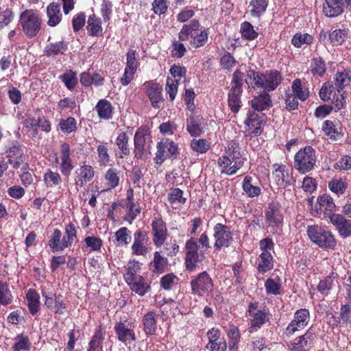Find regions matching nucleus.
<instances>
[{
    "label": "nucleus",
    "mask_w": 351,
    "mask_h": 351,
    "mask_svg": "<svg viewBox=\"0 0 351 351\" xmlns=\"http://www.w3.org/2000/svg\"><path fill=\"white\" fill-rule=\"evenodd\" d=\"M244 160L240 152L239 143L231 141L225 147L224 153L219 157L217 165L221 174L233 176L242 167Z\"/></svg>",
    "instance_id": "f257e3e1"
},
{
    "label": "nucleus",
    "mask_w": 351,
    "mask_h": 351,
    "mask_svg": "<svg viewBox=\"0 0 351 351\" xmlns=\"http://www.w3.org/2000/svg\"><path fill=\"white\" fill-rule=\"evenodd\" d=\"M185 265L189 271H194L197 267L199 256H203L204 251L210 248L209 239L206 233H202L198 241L191 237L185 243Z\"/></svg>",
    "instance_id": "f03ea898"
},
{
    "label": "nucleus",
    "mask_w": 351,
    "mask_h": 351,
    "mask_svg": "<svg viewBox=\"0 0 351 351\" xmlns=\"http://www.w3.org/2000/svg\"><path fill=\"white\" fill-rule=\"evenodd\" d=\"M282 76L278 71H271L263 73L253 70L247 71V84H254V86L264 89V91L275 90L281 83Z\"/></svg>",
    "instance_id": "7ed1b4c3"
},
{
    "label": "nucleus",
    "mask_w": 351,
    "mask_h": 351,
    "mask_svg": "<svg viewBox=\"0 0 351 351\" xmlns=\"http://www.w3.org/2000/svg\"><path fill=\"white\" fill-rule=\"evenodd\" d=\"M306 232L311 241L322 249L334 250L337 245L334 234L326 226H308Z\"/></svg>",
    "instance_id": "20e7f679"
},
{
    "label": "nucleus",
    "mask_w": 351,
    "mask_h": 351,
    "mask_svg": "<svg viewBox=\"0 0 351 351\" xmlns=\"http://www.w3.org/2000/svg\"><path fill=\"white\" fill-rule=\"evenodd\" d=\"M19 23L25 36L31 38L39 33L42 19L37 10L29 9L21 13Z\"/></svg>",
    "instance_id": "39448f33"
},
{
    "label": "nucleus",
    "mask_w": 351,
    "mask_h": 351,
    "mask_svg": "<svg viewBox=\"0 0 351 351\" xmlns=\"http://www.w3.org/2000/svg\"><path fill=\"white\" fill-rule=\"evenodd\" d=\"M317 160L315 150L311 146L300 149L294 156V167L301 173L313 169Z\"/></svg>",
    "instance_id": "423d86ee"
},
{
    "label": "nucleus",
    "mask_w": 351,
    "mask_h": 351,
    "mask_svg": "<svg viewBox=\"0 0 351 351\" xmlns=\"http://www.w3.org/2000/svg\"><path fill=\"white\" fill-rule=\"evenodd\" d=\"M191 293L199 298L209 296L213 289V281L207 273L204 271L196 276L191 280Z\"/></svg>",
    "instance_id": "0eeeda50"
},
{
    "label": "nucleus",
    "mask_w": 351,
    "mask_h": 351,
    "mask_svg": "<svg viewBox=\"0 0 351 351\" xmlns=\"http://www.w3.org/2000/svg\"><path fill=\"white\" fill-rule=\"evenodd\" d=\"M134 143L135 157L138 159H146L152 143L149 129L145 127L139 128L134 134Z\"/></svg>",
    "instance_id": "6e6552de"
},
{
    "label": "nucleus",
    "mask_w": 351,
    "mask_h": 351,
    "mask_svg": "<svg viewBox=\"0 0 351 351\" xmlns=\"http://www.w3.org/2000/svg\"><path fill=\"white\" fill-rule=\"evenodd\" d=\"M266 222L271 229L272 234L280 230L283 223V213L280 204L277 202H271L265 210Z\"/></svg>",
    "instance_id": "1a4fd4ad"
},
{
    "label": "nucleus",
    "mask_w": 351,
    "mask_h": 351,
    "mask_svg": "<svg viewBox=\"0 0 351 351\" xmlns=\"http://www.w3.org/2000/svg\"><path fill=\"white\" fill-rule=\"evenodd\" d=\"M310 321V313L306 308L297 310L293 314V318L285 328L283 335L290 337L296 332L305 328Z\"/></svg>",
    "instance_id": "9d476101"
},
{
    "label": "nucleus",
    "mask_w": 351,
    "mask_h": 351,
    "mask_svg": "<svg viewBox=\"0 0 351 351\" xmlns=\"http://www.w3.org/2000/svg\"><path fill=\"white\" fill-rule=\"evenodd\" d=\"M134 328L135 326L132 323L120 321L114 324V330L117 339L128 346L136 341L137 337Z\"/></svg>",
    "instance_id": "9b49d317"
},
{
    "label": "nucleus",
    "mask_w": 351,
    "mask_h": 351,
    "mask_svg": "<svg viewBox=\"0 0 351 351\" xmlns=\"http://www.w3.org/2000/svg\"><path fill=\"white\" fill-rule=\"evenodd\" d=\"M179 154L177 143L166 139L157 144V152L155 156L156 162L161 165L167 158L175 159Z\"/></svg>",
    "instance_id": "f8f14e48"
},
{
    "label": "nucleus",
    "mask_w": 351,
    "mask_h": 351,
    "mask_svg": "<svg viewBox=\"0 0 351 351\" xmlns=\"http://www.w3.org/2000/svg\"><path fill=\"white\" fill-rule=\"evenodd\" d=\"M214 238L215 242L214 248L215 250L219 251L223 247H228L233 241L232 232L229 226L222 223H217L213 228Z\"/></svg>",
    "instance_id": "ddd939ff"
},
{
    "label": "nucleus",
    "mask_w": 351,
    "mask_h": 351,
    "mask_svg": "<svg viewBox=\"0 0 351 351\" xmlns=\"http://www.w3.org/2000/svg\"><path fill=\"white\" fill-rule=\"evenodd\" d=\"M56 160L59 164L62 175L69 178L74 169V165L71 158V147L67 143L61 145L59 156Z\"/></svg>",
    "instance_id": "4468645a"
},
{
    "label": "nucleus",
    "mask_w": 351,
    "mask_h": 351,
    "mask_svg": "<svg viewBox=\"0 0 351 351\" xmlns=\"http://www.w3.org/2000/svg\"><path fill=\"white\" fill-rule=\"evenodd\" d=\"M42 295L45 298V305L48 309L56 314H63L66 305L61 295H56L52 291H49L45 287L42 289Z\"/></svg>",
    "instance_id": "2eb2a0df"
},
{
    "label": "nucleus",
    "mask_w": 351,
    "mask_h": 351,
    "mask_svg": "<svg viewBox=\"0 0 351 351\" xmlns=\"http://www.w3.org/2000/svg\"><path fill=\"white\" fill-rule=\"evenodd\" d=\"M148 233L143 229L137 230L134 234V242L131 246L132 252L136 256H146L149 252Z\"/></svg>",
    "instance_id": "dca6fc26"
},
{
    "label": "nucleus",
    "mask_w": 351,
    "mask_h": 351,
    "mask_svg": "<svg viewBox=\"0 0 351 351\" xmlns=\"http://www.w3.org/2000/svg\"><path fill=\"white\" fill-rule=\"evenodd\" d=\"M265 121L266 117L265 114L261 112H256L254 110H250L244 123L247 127L248 131L256 136H258L262 132V127Z\"/></svg>",
    "instance_id": "f3484780"
},
{
    "label": "nucleus",
    "mask_w": 351,
    "mask_h": 351,
    "mask_svg": "<svg viewBox=\"0 0 351 351\" xmlns=\"http://www.w3.org/2000/svg\"><path fill=\"white\" fill-rule=\"evenodd\" d=\"M272 176L275 183L280 188L291 185L293 178L285 165L276 163L273 165Z\"/></svg>",
    "instance_id": "a211bd4d"
},
{
    "label": "nucleus",
    "mask_w": 351,
    "mask_h": 351,
    "mask_svg": "<svg viewBox=\"0 0 351 351\" xmlns=\"http://www.w3.org/2000/svg\"><path fill=\"white\" fill-rule=\"evenodd\" d=\"M336 205L332 198L326 194L319 195L315 205V210L317 213H324L325 217H328L329 220L332 215H336L335 213Z\"/></svg>",
    "instance_id": "6ab92c4d"
},
{
    "label": "nucleus",
    "mask_w": 351,
    "mask_h": 351,
    "mask_svg": "<svg viewBox=\"0 0 351 351\" xmlns=\"http://www.w3.org/2000/svg\"><path fill=\"white\" fill-rule=\"evenodd\" d=\"M153 242L157 247H161L167 239V228L165 222L161 218H156L152 222Z\"/></svg>",
    "instance_id": "aec40b11"
},
{
    "label": "nucleus",
    "mask_w": 351,
    "mask_h": 351,
    "mask_svg": "<svg viewBox=\"0 0 351 351\" xmlns=\"http://www.w3.org/2000/svg\"><path fill=\"white\" fill-rule=\"evenodd\" d=\"M8 161L14 169H18L25 162V156L23 147L18 143H12L6 150Z\"/></svg>",
    "instance_id": "412c9836"
},
{
    "label": "nucleus",
    "mask_w": 351,
    "mask_h": 351,
    "mask_svg": "<svg viewBox=\"0 0 351 351\" xmlns=\"http://www.w3.org/2000/svg\"><path fill=\"white\" fill-rule=\"evenodd\" d=\"M221 334L219 330L213 328L207 332L208 343L206 348L210 351H226L227 343L221 337Z\"/></svg>",
    "instance_id": "4be33fe9"
},
{
    "label": "nucleus",
    "mask_w": 351,
    "mask_h": 351,
    "mask_svg": "<svg viewBox=\"0 0 351 351\" xmlns=\"http://www.w3.org/2000/svg\"><path fill=\"white\" fill-rule=\"evenodd\" d=\"M330 222L335 227L342 238H347L351 235V222L343 215H332Z\"/></svg>",
    "instance_id": "5701e85b"
},
{
    "label": "nucleus",
    "mask_w": 351,
    "mask_h": 351,
    "mask_svg": "<svg viewBox=\"0 0 351 351\" xmlns=\"http://www.w3.org/2000/svg\"><path fill=\"white\" fill-rule=\"evenodd\" d=\"M146 93L153 108L156 109L162 108L163 104L162 86L156 83H151L147 87Z\"/></svg>",
    "instance_id": "b1692460"
},
{
    "label": "nucleus",
    "mask_w": 351,
    "mask_h": 351,
    "mask_svg": "<svg viewBox=\"0 0 351 351\" xmlns=\"http://www.w3.org/2000/svg\"><path fill=\"white\" fill-rule=\"evenodd\" d=\"M272 106V101L269 93L263 91L261 94L255 96L251 100V106L253 110L258 112L269 109Z\"/></svg>",
    "instance_id": "393cba45"
},
{
    "label": "nucleus",
    "mask_w": 351,
    "mask_h": 351,
    "mask_svg": "<svg viewBox=\"0 0 351 351\" xmlns=\"http://www.w3.org/2000/svg\"><path fill=\"white\" fill-rule=\"evenodd\" d=\"M63 241H66V239L64 236L62 237V232L59 229H55L49 240V245L51 250L53 253L59 252L71 247L70 245H66Z\"/></svg>",
    "instance_id": "a878e982"
},
{
    "label": "nucleus",
    "mask_w": 351,
    "mask_h": 351,
    "mask_svg": "<svg viewBox=\"0 0 351 351\" xmlns=\"http://www.w3.org/2000/svg\"><path fill=\"white\" fill-rule=\"evenodd\" d=\"M158 315L154 311H149L145 314L142 318L143 331L147 336H152L156 334L157 330L156 319Z\"/></svg>",
    "instance_id": "bb28decb"
},
{
    "label": "nucleus",
    "mask_w": 351,
    "mask_h": 351,
    "mask_svg": "<svg viewBox=\"0 0 351 351\" xmlns=\"http://www.w3.org/2000/svg\"><path fill=\"white\" fill-rule=\"evenodd\" d=\"M351 82V68L338 71L334 77L335 88L339 93Z\"/></svg>",
    "instance_id": "cd10ccee"
},
{
    "label": "nucleus",
    "mask_w": 351,
    "mask_h": 351,
    "mask_svg": "<svg viewBox=\"0 0 351 351\" xmlns=\"http://www.w3.org/2000/svg\"><path fill=\"white\" fill-rule=\"evenodd\" d=\"M274 267V258L271 253L260 254L257 262V271L259 274H265L272 270Z\"/></svg>",
    "instance_id": "c85d7f7f"
},
{
    "label": "nucleus",
    "mask_w": 351,
    "mask_h": 351,
    "mask_svg": "<svg viewBox=\"0 0 351 351\" xmlns=\"http://www.w3.org/2000/svg\"><path fill=\"white\" fill-rule=\"evenodd\" d=\"M342 0H325L323 12L328 17H335L343 12Z\"/></svg>",
    "instance_id": "c756f323"
},
{
    "label": "nucleus",
    "mask_w": 351,
    "mask_h": 351,
    "mask_svg": "<svg viewBox=\"0 0 351 351\" xmlns=\"http://www.w3.org/2000/svg\"><path fill=\"white\" fill-rule=\"evenodd\" d=\"M47 24L50 27H56L62 20L60 6L58 3H51L47 8Z\"/></svg>",
    "instance_id": "7c9ffc66"
},
{
    "label": "nucleus",
    "mask_w": 351,
    "mask_h": 351,
    "mask_svg": "<svg viewBox=\"0 0 351 351\" xmlns=\"http://www.w3.org/2000/svg\"><path fill=\"white\" fill-rule=\"evenodd\" d=\"M167 265V258L162 256L159 252H155L153 261L149 263V269L152 273L160 274L165 271Z\"/></svg>",
    "instance_id": "2f4dec72"
},
{
    "label": "nucleus",
    "mask_w": 351,
    "mask_h": 351,
    "mask_svg": "<svg viewBox=\"0 0 351 351\" xmlns=\"http://www.w3.org/2000/svg\"><path fill=\"white\" fill-rule=\"evenodd\" d=\"M199 27L200 23L199 20L195 19L191 20L188 24H185L182 27L178 34L179 40L182 41L189 40L199 29Z\"/></svg>",
    "instance_id": "473e14b6"
},
{
    "label": "nucleus",
    "mask_w": 351,
    "mask_h": 351,
    "mask_svg": "<svg viewBox=\"0 0 351 351\" xmlns=\"http://www.w3.org/2000/svg\"><path fill=\"white\" fill-rule=\"evenodd\" d=\"M95 110L101 119L109 120L112 117L113 107L111 103L106 99L99 100Z\"/></svg>",
    "instance_id": "72a5a7b5"
},
{
    "label": "nucleus",
    "mask_w": 351,
    "mask_h": 351,
    "mask_svg": "<svg viewBox=\"0 0 351 351\" xmlns=\"http://www.w3.org/2000/svg\"><path fill=\"white\" fill-rule=\"evenodd\" d=\"M126 282L130 287L132 291L141 296L144 295L150 289V286L141 276L133 280H130V281Z\"/></svg>",
    "instance_id": "f704fd0d"
},
{
    "label": "nucleus",
    "mask_w": 351,
    "mask_h": 351,
    "mask_svg": "<svg viewBox=\"0 0 351 351\" xmlns=\"http://www.w3.org/2000/svg\"><path fill=\"white\" fill-rule=\"evenodd\" d=\"M28 309L32 315H36L40 308V295L35 289H29L26 293Z\"/></svg>",
    "instance_id": "c9c22d12"
},
{
    "label": "nucleus",
    "mask_w": 351,
    "mask_h": 351,
    "mask_svg": "<svg viewBox=\"0 0 351 351\" xmlns=\"http://www.w3.org/2000/svg\"><path fill=\"white\" fill-rule=\"evenodd\" d=\"M68 49L67 43L63 40L51 43L45 48V53L49 57L64 54Z\"/></svg>",
    "instance_id": "e433bc0d"
},
{
    "label": "nucleus",
    "mask_w": 351,
    "mask_h": 351,
    "mask_svg": "<svg viewBox=\"0 0 351 351\" xmlns=\"http://www.w3.org/2000/svg\"><path fill=\"white\" fill-rule=\"evenodd\" d=\"M202 118L195 114H191L186 120V130L192 136H198L202 132Z\"/></svg>",
    "instance_id": "4c0bfd02"
},
{
    "label": "nucleus",
    "mask_w": 351,
    "mask_h": 351,
    "mask_svg": "<svg viewBox=\"0 0 351 351\" xmlns=\"http://www.w3.org/2000/svg\"><path fill=\"white\" fill-rule=\"evenodd\" d=\"M243 90H238L235 88H230L228 92V106L231 111L237 113L241 107V94Z\"/></svg>",
    "instance_id": "58836bf2"
},
{
    "label": "nucleus",
    "mask_w": 351,
    "mask_h": 351,
    "mask_svg": "<svg viewBox=\"0 0 351 351\" xmlns=\"http://www.w3.org/2000/svg\"><path fill=\"white\" fill-rule=\"evenodd\" d=\"M105 337V332L99 327L88 343L87 351H103L102 343Z\"/></svg>",
    "instance_id": "ea45409f"
},
{
    "label": "nucleus",
    "mask_w": 351,
    "mask_h": 351,
    "mask_svg": "<svg viewBox=\"0 0 351 351\" xmlns=\"http://www.w3.org/2000/svg\"><path fill=\"white\" fill-rule=\"evenodd\" d=\"M243 190L247 197L253 198L261 193L260 186L253 184V179L250 176H245L242 184Z\"/></svg>",
    "instance_id": "a19ab883"
},
{
    "label": "nucleus",
    "mask_w": 351,
    "mask_h": 351,
    "mask_svg": "<svg viewBox=\"0 0 351 351\" xmlns=\"http://www.w3.org/2000/svg\"><path fill=\"white\" fill-rule=\"evenodd\" d=\"M314 41L313 35L308 33H296L291 38V44L296 48L311 45Z\"/></svg>",
    "instance_id": "79ce46f5"
},
{
    "label": "nucleus",
    "mask_w": 351,
    "mask_h": 351,
    "mask_svg": "<svg viewBox=\"0 0 351 351\" xmlns=\"http://www.w3.org/2000/svg\"><path fill=\"white\" fill-rule=\"evenodd\" d=\"M43 182L47 187L53 188L62 182V177L58 172L47 169L43 174Z\"/></svg>",
    "instance_id": "37998d69"
},
{
    "label": "nucleus",
    "mask_w": 351,
    "mask_h": 351,
    "mask_svg": "<svg viewBox=\"0 0 351 351\" xmlns=\"http://www.w3.org/2000/svg\"><path fill=\"white\" fill-rule=\"evenodd\" d=\"M131 232L126 227H121L114 232V241L117 246H127L131 241Z\"/></svg>",
    "instance_id": "c03bdc74"
},
{
    "label": "nucleus",
    "mask_w": 351,
    "mask_h": 351,
    "mask_svg": "<svg viewBox=\"0 0 351 351\" xmlns=\"http://www.w3.org/2000/svg\"><path fill=\"white\" fill-rule=\"evenodd\" d=\"M87 24V29L91 36H98L102 34L103 28L101 19L97 17L95 14L88 17Z\"/></svg>",
    "instance_id": "a18cd8bd"
},
{
    "label": "nucleus",
    "mask_w": 351,
    "mask_h": 351,
    "mask_svg": "<svg viewBox=\"0 0 351 351\" xmlns=\"http://www.w3.org/2000/svg\"><path fill=\"white\" fill-rule=\"evenodd\" d=\"M250 316L251 328H254L256 330L269 319V315L266 311L261 310L256 311V313L250 315Z\"/></svg>",
    "instance_id": "49530a36"
},
{
    "label": "nucleus",
    "mask_w": 351,
    "mask_h": 351,
    "mask_svg": "<svg viewBox=\"0 0 351 351\" xmlns=\"http://www.w3.org/2000/svg\"><path fill=\"white\" fill-rule=\"evenodd\" d=\"M13 301V295L10 289L9 285L0 280V304L7 306Z\"/></svg>",
    "instance_id": "de8ad7c7"
},
{
    "label": "nucleus",
    "mask_w": 351,
    "mask_h": 351,
    "mask_svg": "<svg viewBox=\"0 0 351 351\" xmlns=\"http://www.w3.org/2000/svg\"><path fill=\"white\" fill-rule=\"evenodd\" d=\"M329 41L333 46H339L348 38L346 29H337L328 34Z\"/></svg>",
    "instance_id": "09e8293b"
},
{
    "label": "nucleus",
    "mask_w": 351,
    "mask_h": 351,
    "mask_svg": "<svg viewBox=\"0 0 351 351\" xmlns=\"http://www.w3.org/2000/svg\"><path fill=\"white\" fill-rule=\"evenodd\" d=\"M58 128L62 133L69 134L77 130V121L72 117L61 119L58 123Z\"/></svg>",
    "instance_id": "8fccbe9b"
},
{
    "label": "nucleus",
    "mask_w": 351,
    "mask_h": 351,
    "mask_svg": "<svg viewBox=\"0 0 351 351\" xmlns=\"http://www.w3.org/2000/svg\"><path fill=\"white\" fill-rule=\"evenodd\" d=\"M85 247L90 252H98L101 251L103 245V241L99 237L94 235L88 236L84 239Z\"/></svg>",
    "instance_id": "3c124183"
},
{
    "label": "nucleus",
    "mask_w": 351,
    "mask_h": 351,
    "mask_svg": "<svg viewBox=\"0 0 351 351\" xmlns=\"http://www.w3.org/2000/svg\"><path fill=\"white\" fill-rule=\"evenodd\" d=\"M104 178L107 182L108 189H114L119 184V171L115 168L108 169L105 173Z\"/></svg>",
    "instance_id": "603ef678"
},
{
    "label": "nucleus",
    "mask_w": 351,
    "mask_h": 351,
    "mask_svg": "<svg viewBox=\"0 0 351 351\" xmlns=\"http://www.w3.org/2000/svg\"><path fill=\"white\" fill-rule=\"evenodd\" d=\"M138 53L134 49H130L126 56V66L125 69L132 73H136L139 65Z\"/></svg>",
    "instance_id": "864d4df0"
},
{
    "label": "nucleus",
    "mask_w": 351,
    "mask_h": 351,
    "mask_svg": "<svg viewBox=\"0 0 351 351\" xmlns=\"http://www.w3.org/2000/svg\"><path fill=\"white\" fill-rule=\"evenodd\" d=\"M322 130L328 139L335 141L341 135V132L338 131L337 125L331 121L326 120L322 125Z\"/></svg>",
    "instance_id": "5fc2aeb1"
},
{
    "label": "nucleus",
    "mask_w": 351,
    "mask_h": 351,
    "mask_svg": "<svg viewBox=\"0 0 351 351\" xmlns=\"http://www.w3.org/2000/svg\"><path fill=\"white\" fill-rule=\"evenodd\" d=\"M250 6L252 7L250 10L252 16L259 17L265 12L268 6V1L267 0H252Z\"/></svg>",
    "instance_id": "6e6d98bb"
},
{
    "label": "nucleus",
    "mask_w": 351,
    "mask_h": 351,
    "mask_svg": "<svg viewBox=\"0 0 351 351\" xmlns=\"http://www.w3.org/2000/svg\"><path fill=\"white\" fill-rule=\"evenodd\" d=\"M208 29L204 28L199 33L191 36L190 43L195 48H199L206 45L208 41Z\"/></svg>",
    "instance_id": "4d7b16f0"
},
{
    "label": "nucleus",
    "mask_w": 351,
    "mask_h": 351,
    "mask_svg": "<svg viewBox=\"0 0 351 351\" xmlns=\"http://www.w3.org/2000/svg\"><path fill=\"white\" fill-rule=\"evenodd\" d=\"M292 90L294 95L302 101L306 100L309 96L308 90L302 84V82L299 79L293 82Z\"/></svg>",
    "instance_id": "13d9d810"
},
{
    "label": "nucleus",
    "mask_w": 351,
    "mask_h": 351,
    "mask_svg": "<svg viewBox=\"0 0 351 351\" xmlns=\"http://www.w3.org/2000/svg\"><path fill=\"white\" fill-rule=\"evenodd\" d=\"M265 287L268 294L279 295L280 294L281 279L278 276L276 278H269L265 282Z\"/></svg>",
    "instance_id": "bf43d9fd"
},
{
    "label": "nucleus",
    "mask_w": 351,
    "mask_h": 351,
    "mask_svg": "<svg viewBox=\"0 0 351 351\" xmlns=\"http://www.w3.org/2000/svg\"><path fill=\"white\" fill-rule=\"evenodd\" d=\"M115 143L122 154L121 158H123V156H128L130 154V152L128 146V137L125 132H121L119 134L116 138Z\"/></svg>",
    "instance_id": "052dcab7"
},
{
    "label": "nucleus",
    "mask_w": 351,
    "mask_h": 351,
    "mask_svg": "<svg viewBox=\"0 0 351 351\" xmlns=\"http://www.w3.org/2000/svg\"><path fill=\"white\" fill-rule=\"evenodd\" d=\"M141 267L138 261H130L126 267V272L124 274V278L126 282L130 280H133L136 277L141 276L138 274Z\"/></svg>",
    "instance_id": "680f3d73"
},
{
    "label": "nucleus",
    "mask_w": 351,
    "mask_h": 351,
    "mask_svg": "<svg viewBox=\"0 0 351 351\" xmlns=\"http://www.w3.org/2000/svg\"><path fill=\"white\" fill-rule=\"evenodd\" d=\"M59 77L61 81L64 82L65 86L69 90L73 89L77 82V73L71 70L66 71Z\"/></svg>",
    "instance_id": "e2e57ef3"
},
{
    "label": "nucleus",
    "mask_w": 351,
    "mask_h": 351,
    "mask_svg": "<svg viewBox=\"0 0 351 351\" xmlns=\"http://www.w3.org/2000/svg\"><path fill=\"white\" fill-rule=\"evenodd\" d=\"M311 68L312 73L319 77L323 76L326 70L324 60L320 57L313 59Z\"/></svg>",
    "instance_id": "0e129e2a"
},
{
    "label": "nucleus",
    "mask_w": 351,
    "mask_h": 351,
    "mask_svg": "<svg viewBox=\"0 0 351 351\" xmlns=\"http://www.w3.org/2000/svg\"><path fill=\"white\" fill-rule=\"evenodd\" d=\"M192 150L197 154H204L210 149V143L204 138L193 139L191 142Z\"/></svg>",
    "instance_id": "69168bd1"
},
{
    "label": "nucleus",
    "mask_w": 351,
    "mask_h": 351,
    "mask_svg": "<svg viewBox=\"0 0 351 351\" xmlns=\"http://www.w3.org/2000/svg\"><path fill=\"white\" fill-rule=\"evenodd\" d=\"M347 187V183L341 179L333 178L328 182L329 189L338 195L344 193Z\"/></svg>",
    "instance_id": "338daca9"
},
{
    "label": "nucleus",
    "mask_w": 351,
    "mask_h": 351,
    "mask_svg": "<svg viewBox=\"0 0 351 351\" xmlns=\"http://www.w3.org/2000/svg\"><path fill=\"white\" fill-rule=\"evenodd\" d=\"M14 340L15 343L13 346L14 351L29 350L31 342L27 337H24L22 335H17Z\"/></svg>",
    "instance_id": "774afa93"
}]
</instances>
